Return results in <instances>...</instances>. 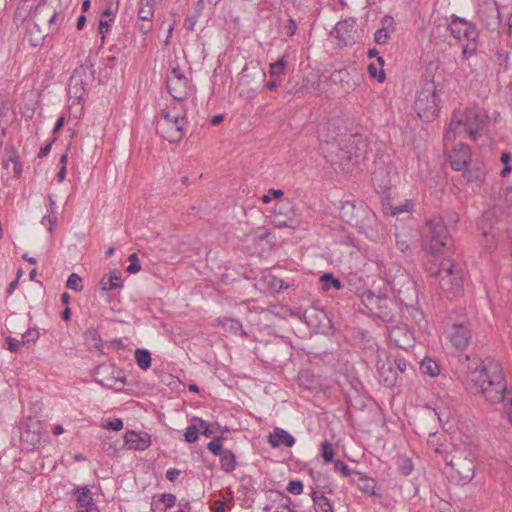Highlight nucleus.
Wrapping results in <instances>:
<instances>
[{
    "mask_svg": "<svg viewBox=\"0 0 512 512\" xmlns=\"http://www.w3.org/2000/svg\"><path fill=\"white\" fill-rule=\"evenodd\" d=\"M311 498L314 503L315 512H333L332 503L325 495L312 490Z\"/></svg>",
    "mask_w": 512,
    "mask_h": 512,
    "instance_id": "obj_27",
    "label": "nucleus"
},
{
    "mask_svg": "<svg viewBox=\"0 0 512 512\" xmlns=\"http://www.w3.org/2000/svg\"><path fill=\"white\" fill-rule=\"evenodd\" d=\"M320 281L322 283L323 290H329L331 287H334L337 290L342 288L340 280L335 278L332 273L322 275Z\"/></svg>",
    "mask_w": 512,
    "mask_h": 512,
    "instance_id": "obj_37",
    "label": "nucleus"
},
{
    "mask_svg": "<svg viewBox=\"0 0 512 512\" xmlns=\"http://www.w3.org/2000/svg\"><path fill=\"white\" fill-rule=\"evenodd\" d=\"M136 363L140 369L146 371L151 366V354L146 349H136L135 351Z\"/></svg>",
    "mask_w": 512,
    "mask_h": 512,
    "instance_id": "obj_33",
    "label": "nucleus"
},
{
    "mask_svg": "<svg viewBox=\"0 0 512 512\" xmlns=\"http://www.w3.org/2000/svg\"><path fill=\"white\" fill-rule=\"evenodd\" d=\"M322 457L326 463L332 462L334 457V450L328 441L322 443Z\"/></svg>",
    "mask_w": 512,
    "mask_h": 512,
    "instance_id": "obj_50",
    "label": "nucleus"
},
{
    "mask_svg": "<svg viewBox=\"0 0 512 512\" xmlns=\"http://www.w3.org/2000/svg\"><path fill=\"white\" fill-rule=\"evenodd\" d=\"M447 29L459 41L474 43L479 37L478 29L474 23L455 14L450 16Z\"/></svg>",
    "mask_w": 512,
    "mask_h": 512,
    "instance_id": "obj_13",
    "label": "nucleus"
},
{
    "mask_svg": "<svg viewBox=\"0 0 512 512\" xmlns=\"http://www.w3.org/2000/svg\"><path fill=\"white\" fill-rule=\"evenodd\" d=\"M268 442L274 448L279 447L281 443L286 447H292L295 443V439L287 431L281 428H275L274 433L269 435Z\"/></svg>",
    "mask_w": 512,
    "mask_h": 512,
    "instance_id": "obj_24",
    "label": "nucleus"
},
{
    "mask_svg": "<svg viewBox=\"0 0 512 512\" xmlns=\"http://www.w3.org/2000/svg\"><path fill=\"white\" fill-rule=\"evenodd\" d=\"M222 437L215 438L207 444L208 450L215 456H219L225 449L222 446Z\"/></svg>",
    "mask_w": 512,
    "mask_h": 512,
    "instance_id": "obj_46",
    "label": "nucleus"
},
{
    "mask_svg": "<svg viewBox=\"0 0 512 512\" xmlns=\"http://www.w3.org/2000/svg\"><path fill=\"white\" fill-rule=\"evenodd\" d=\"M287 491L299 495L303 492V483L300 480H292L288 483Z\"/></svg>",
    "mask_w": 512,
    "mask_h": 512,
    "instance_id": "obj_51",
    "label": "nucleus"
},
{
    "mask_svg": "<svg viewBox=\"0 0 512 512\" xmlns=\"http://www.w3.org/2000/svg\"><path fill=\"white\" fill-rule=\"evenodd\" d=\"M39 337V333L37 330L34 329H28L23 335H22V343L31 342L37 340Z\"/></svg>",
    "mask_w": 512,
    "mask_h": 512,
    "instance_id": "obj_55",
    "label": "nucleus"
},
{
    "mask_svg": "<svg viewBox=\"0 0 512 512\" xmlns=\"http://www.w3.org/2000/svg\"><path fill=\"white\" fill-rule=\"evenodd\" d=\"M414 109L420 119L432 120L440 110L434 81H426L417 92Z\"/></svg>",
    "mask_w": 512,
    "mask_h": 512,
    "instance_id": "obj_6",
    "label": "nucleus"
},
{
    "mask_svg": "<svg viewBox=\"0 0 512 512\" xmlns=\"http://www.w3.org/2000/svg\"><path fill=\"white\" fill-rule=\"evenodd\" d=\"M321 76L315 70L308 71L303 77L300 87H289V93L294 95L316 94L320 91Z\"/></svg>",
    "mask_w": 512,
    "mask_h": 512,
    "instance_id": "obj_17",
    "label": "nucleus"
},
{
    "mask_svg": "<svg viewBox=\"0 0 512 512\" xmlns=\"http://www.w3.org/2000/svg\"><path fill=\"white\" fill-rule=\"evenodd\" d=\"M84 338H85L87 344L91 348H95L96 350H101L102 340H101L100 335L96 329H94V328L87 329L84 333Z\"/></svg>",
    "mask_w": 512,
    "mask_h": 512,
    "instance_id": "obj_34",
    "label": "nucleus"
},
{
    "mask_svg": "<svg viewBox=\"0 0 512 512\" xmlns=\"http://www.w3.org/2000/svg\"><path fill=\"white\" fill-rule=\"evenodd\" d=\"M367 71L371 78L377 79L379 83H383L385 81V72L383 69H380L376 64L370 63L367 67Z\"/></svg>",
    "mask_w": 512,
    "mask_h": 512,
    "instance_id": "obj_42",
    "label": "nucleus"
},
{
    "mask_svg": "<svg viewBox=\"0 0 512 512\" xmlns=\"http://www.w3.org/2000/svg\"><path fill=\"white\" fill-rule=\"evenodd\" d=\"M447 465L448 477L457 484H467L475 475V456L468 449H457Z\"/></svg>",
    "mask_w": 512,
    "mask_h": 512,
    "instance_id": "obj_5",
    "label": "nucleus"
},
{
    "mask_svg": "<svg viewBox=\"0 0 512 512\" xmlns=\"http://www.w3.org/2000/svg\"><path fill=\"white\" fill-rule=\"evenodd\" d=\"M152 28V21H142V23L138 25L139 31L144 35L148 34L152 30Z\"/></svg>",
    "mask_w": 512,
    "mask_h": 512,
    "instance_id": "obj_61",
    "label": "nucleus"
},
{
    "mask_svg": "<svg viewBox=\"0 0 512 512\" xmlns=\"http://www.w3.org/2000/svg\"><path fill=\"white\" fill-rule=\"evenodd\" d=\"M108 30H109V21L101 18L100 22H99V33L102 35L103 38H104V34L106 32H108Z\"/></svg>",
    "mask_w": 512,
    "mask_h": 512,
    "instance_id": "obj_63",
    "label": "nucleus"
},
{
    "mask_svg": "<svg viewBox=\"0 0 512 512\" xmlns=\"http://www.w3.org/2000/svg\"><path fill=\"white\" fill-rule=\"evenodd\" d=\"M219 323L222 325V327L227 332H230V333H233V334L240 333L241 335H244V336L247 335L246 332L244 331L243 327H242L241 322L236 320V319L226 318V319H223V320H219Z\"/></svg>",
    "mask_w": 512,
    "mask_h": 512,
    "instance_id": "obj_32",
    "label": "nucleus"
},
{
    "mask_svg": "<svg viewBox=\"0 0 512 512\" xmlns=\"http://www.w3.org/2000/svg\"><path fill=\"white\" fill-rule=\"evenodd\" d=\"M179 475H180V471L175 468H170L166 472V478L171 482L175 481Z\"/></svg>",
    "mask_w": 512,
    "mask_h": 512,
    "instance_id": "obj_62",
    "label": "nucleus"
},
{
    "mask_svg": "<svg viewBox=\"0 0 512 512\" xmlns=\"http://www.w3.org/2000/svg\"><path fill=\"white\" fill-rule=\"evenodd\" d=\"M10 160H11V163L13 164L15 177H20L22 169H21L20 163H18V161H17V155L15 153L13 155H10Z\"/></svg>",
    "mask_w": 512,
    "mask_h": 512,
    "instance_id": "obj_59",
    "label": "nucleus"
},
{
    "mask_svg": "<svg viewBox=\"0 0 512 512\" xmlns=\"http://www.w3.org/2000/svg\"><path fill=\"white\" fill-rule=\"evenodd\" d=\"M372 181L380 189H386L390 183L388 173L382 167H379L372 172Z\"/></svg>",
    "mask_w": 512,
    "mask_h": 512,
    "instance_id": "obj_31",
    "label": "nucleus"
},
{
    "mask_svg": "<svg viewBox=\"0 0 512 512\" xmlns=\"http://www.w3.org/2000/svg\"><path fill=\"white\" fill-rule=\"evenodd\" d=\"M394 364L396 365L397 370L401 373L406 372L409 367L408 362L403 358H396L394 360Z\"/></svg>",
    "mask_w": 512,
    "mask_h": 512,
    "instance_id": "obj_60",
    "label": "nucleus"
},
{
    "mask_svg": "<svg viewBox=\"0 0 512 512\" xmlns=\"http://www.w3.org/2000/svg\"><path fill=\"white\" fill-rule=\"evenodd\" d=\"M334 468L336 471L341 472L343 474V476H349L351 474V469L342 460H336L334 462Z\"/></svg>",
    "mask_w": 512,
    "mask_h": 512,
    "instance_id": "obj_52",
    "label": "nucleus"
},
{
    "mask_svg": "<svg viewBox=\"0 0 512 512\" xmlns=\"http://www.w3.org/2000/svg\"><path fill=\"white\" fill-rule=\"evenodd\" d=\"M212 512H225L224 503L221 500H217L211 507Z\"/></svg>",
    "mask_w": 512,
    "mask_h": 512,
    "instance_id": "obj_64",
    "label": "nucleus"
},
{
    "mask_svg": "<svg viewBox=\"0 0 512 512\" xmlns=\"http://www.w3.org/2000/svg\"><path fill=\"white\" fill-rule=\"evenodd\" d=\"M320 135L323 138V142L325 143L326 139H329L331 142H339L338 137H341L345 134V127L342 126V122L339 119H331L327 121L320 130Z\"/></svg>",
    "mask_w": 512,
    "mask_h": 512,
    "instance_id": "obj_21",
    "label": "nucleus"
},
{
    "mask_svg": "<svg viewBox=\"0 0 512 512\" xmlns=\"http://www.w3.org/2000/svg\"><path fill=\"white\" fill-rule=\"evenodd\" d=\"M99 285L101 286V289L104 291L113 290V289L122 287L120 271L113 270L107 278L103 277L100 280Z\"/></svg>",
    "mask_w": 512,
    "mask_h": 512,
    "instance_id": "obj_28",
    "label": "nucleus"
},
{
    "mask_svg": "<svg viewBox=\"0 0 512 512\" xmlns=\"http://www.w3.org/2000/svg\"><path fill=\"white\" fill-rule=\"evenodd\" d=\"M363 305L370 311L377 310V305L384 303L390 304V301L385 295L375 294L372 290L366 289L360 294Z\"/></svg>",
    "mask_w": 512,
    "mask_h": 512,
    "instance_id": "obj_23",
    "label": "nucleus"
},
{
    "mask_svg": "<svg viewBox=\"0 0 512 512\" xmlns=\"http://www.w3.org/2000/svg\"><path fill=\"white\" fill-rule=\"evenodd\" d=\"M56 222H57V218L56 216H51V215H45L43 216L42 220H41V223L44 225V226H47L48 227V230L50 232H52V230L54 229V227L56 226Z\"/></svg>",
    "mask_w": 512,
    "mask_h": 512,
    "instance_id": "obj_56",
    "label": "nucleus"
},
{
    "mask_svg": "<svg viewBox=\"0 0 512 512\" xmlns=\"http://www.w3.org/2000/svg\"><path fill=\"white\" fill-rule=\"evenodd\" d=\"M389 339L395 346L404 350L412 347L414 342L413 334L406 325L393 326L389 330Z\"/></svg>",
    "mask_w": 512,
    "mask_h": 512,
    "instance_id": "obj_18",
    "label": "nucleus"
},
{
    "mask_svg": "<svg viewBox=\"0 0 512 512\" xmlns=\"http://www.w3.org/2000/svg\"><path fill=\"white\" fill-rule=\"evenodd\" d=\"M99 383L102 385V386H105L107 388H117V384L120 383V384H124V380L123 379H120V378H108L107 380H99Z\"/></svg>",
    "mask_w": 512,
    "mask_h": 512,
    "instance_id": "obj_57",
    "label": "nucleus"
},
{
    "mask_svg": "<svg viewBox=\"0 0 512 512\" xmlns=\"http://www.w3.org/2000/svg\"><path fill=\"white\" fill-rule=\"evenodd\" d=\"M6 342L8 344V350L11 351V352H17L18 349H19V346L22 343V339L21 340H18L14 337H11V336H8L6 337Z\"/></svg>",
    "mask_w": 512,
    "mask_h": 512,
    "instance_id": "obj_54",
    "label": "nucleus"
},
{
    "mask_svg": "<svg viewBox=\"0 0 512 512\" xmlns=\"http://www.w3.org/2000/svg\"><path fill=\"white\" fill-rule=\"evenodd\" d=\"M460 365V372L465 375V381L480 392L491 403H503L508 420L512 424V390L507 389L502 368L494 359L481 360L477 357L470 359L468 355Z\"/></svg>",
    "mask_w": 512,
    "mask_h": 512,
    "instance_id": "obj_1",
    "label": "nucleus"
},
{
    "mask_svg": "<svg viewBox=\"0 0 512 512\" xmlns=\"http://www.w3.org/2000/svg\"><path fill=\"white\" fill-rule=\"evenodd\" d=\"M378 374L380 381L388 387H392L397 380V371L393 368L391 363H383L378 365Z\"/></svg>",
    "mask_w": 512,
    "mask_h": 512,
    "instance_id": "obj_26",
    "label": "nucleus"
},
{
    "mask_svg": "<svg viewBox=\"0 0 512 512\" xmlns=\"http://www.w3.org/2000/svg\"><path fill=\"white\" fill-rule=\"evenodd\" d=\"M480 244L487 250L490 251L495 246V237L494 234L488 230H482V237L480 239Z\"/></svg>",
    "mask_w": 512,
    "mask_h": 512,
    "instance_id": "obj_41",
    "label": "nucleus"
},
{
    "mask_svg": "<svg viewBox=\"0 0 512 512\" xmlns=\"http://www.w3.org/2000/svg\"><path fill=\"white\" fill-rule=\"evenodd\" d=\"M414 207L411 200H405L403 203L390 207V215L398 216L404 213H410Z\"/></svg>",
    "mask_w": 512,
    "mask_h": 512,
    "instance_id": "obj_38",
    "label": "nucleus"
},
{
    "mask_svg": "<svg viewBox=\"0 0 512 512\" xmlns=\"http://www.w3.org/2000/svg\"><path fill=\"white\" fill-rule=\"evenodd\" d=\"M199 426L198 423L194 422L186 428L184 437L188 443H194L198 439Z\"/></svg>",
    "mask_w": 512,
    "mask_h": 512,
    "instance_id": "obj_43",
    "label": "nucleus"
},
{
    "mask_svg": "<svg viewBox=\"0 0 512 512\" xmlns=\"http://www.w3.org/2000/svg\"><path fill=\"white\" fill-rule=\"evenodd\" d=\"M128 260L130 265L127 267L126 271L130 274H135L141 270V265L139 263V258L136 253H132L129 255Z\"/></svg>",
    "mask_w": 512,
    "mask_h": 512,
    "instance_id": "obj_47",
    "label": "nucleus"
},
{
    "mask_svg": "<svg viewBox=\"0 0 512 512\" xmlns=\"http://www.w3.org/2000/svg\"><path fill=\"white\" fill-rule=\"evenodd\" d=\"M399 470L401 472L402 475L404 476H408L411 474L414 466H413V463H412V460L408 457H401L399 459Z\"/></svg>",
    "mask_w": 512,
    "mask_h": 512,
    "instance_id": "obj_45",
    "label": "nucleus"
},
{
    "mask_svg": "<svg viewBox=\"0 0 512 512\" xmlns=\"http://www.w3.org/2000/svg\"><path fill=\"white\" fill-rule=\"evenodd\" d=\"M155 0H139L138 19L152 21L154 17Z\"/></svg>",
    "mask_w": 512,
    "mask_h": 512,
    "instance_id": "obj_29",
    "label": "nucleus"
},
{
    "mask_svg": "<svg viewBox=\"0 0 512 512\" xmlns=\"http://www.w3.org/2000/svg\"><path fill=\"white\" fill-rule=\"evenodd\" d=\"M104 428L113 431H119L123 428V421L119 418L113 419L104 426Z\"/></svg>",
    "mask_w": 512,
    "mask_h": 512,
    "instance_id": "obj_58",
    "label": "nucleus"
},
{
    "mask_svg": "<svg viewBox=\"0 0 512 512\" xmlns=\"http://www.w3.org/2000/svg\"><path fill=\"white\" fill-rule=\"evenodd\" d=\"M167 89L175 100L182 102L192 92L193 86L185 73L174 67L167 76Z\"/></svg>",
    "mask_w": 512,
    "mask_h": 512,
    "instance_id": "obj_12",
    "label": "nucleus"
},
{
    "mask_svg": "<svg viewBox=\"0 0 512 512\" xmlns=\"http://www.w3.org/2000/svg\"><path fill=\"white\" fill-rule=\"evenodd\" d=\"M125 445L128 449L145 450L151 445L150 435L146 432L127 431L124 436Z\"/></svg>",
    "mask_w": 512,
    "mask_h": 512,
    "instance_id": "obj_20",
    "label": "nucleus"
},
{
    "mask_svg": "<svg viewBox=\"0 0 512 512\" xmlns=\"http://www.w3.org/2000/svg\"><path fill=\"white\" fill-rule=\"evenodd\" d=\"M435 277L439 279L440 288L446 293L447 297L453 298L462 292L461 271L453 260L445 259L442 261Z\"/></svg>",
    "mask_w": 512,
    "mask_h": 512,
    "instance_id": "obj_7",
    "label": "nucleus"
},
{
    "mask_svg": "<svg viewBox=\"0 0 512 512\" xmlns=\"http://www.w3.org/2000/svg\"><path fill=\"white\" fill-rule=\"evenodd\" d=\"M298 208L293 200L285 198L278 202L273 210V223L278 228L297 226Z\"/></svg>",
    "mask_w": 512,
    "mask_h": 512,
    "instance_id": "obj_14",
    "label": "nucleus"
},
{
    "mask_svg": "<svg viewBox=\"0 0 512 512\" xmlns=\"http://www.w3.org/2000/svg\"><path fill=\"white\" fill-rule=\"evenodd\" d=\"M420 369L424 374H427L431 377H435L439 374V365L438 363L430 358H425L420 363Z\"/></svg>",
    "mask_w": 512,
    "mask_h": 512,
    "instance_id": "obj_35",
    "label": "nucleus"
},
{
    "mask_svg": "<svg viewBox=\"0 0 512 512\" xmlns=\"http://www.w3.org/2000/svg\"><path fill=\"white\" fill-rule=\"evenodd\" d=\"M220 457V464L222 470L227 473H230L236 468V457L234 453L230 450H224Z\"/></svg>",
    "mask_w": 512,
    "mask_h": 512,
    "instance_id": "obj_30",
    "label": "nucleus"
},
{
    "mask_svg": "<svg viewBox=\"0 0 512 512\" xmlns=\"http://www.w3.org/2000/svg\"><path fill=\"white\" fill-rule=\"evenodd\" d=\"M341 218L359 229L367 238L377 242L384 234V227L380 224L373 211L362 201H345L340 208Z\"/></svg>",
    "mask_w": 512,
    "mask_h": 512,
    "instance_id": "obj_2",
    "label": "nucleus"
},
{
    "mask_svg": "<svg viewBox=\"0 0 512 512\" xmlns=\"http://www.w3.org/2000/svg\"><path fill=\"white\" fill-rule=\"evenodd\" d=\"M76 494L80 512H92L93 509H96L93 498L91 497V492L86 486L77 488Z\"/></svg>",
    "mask_w": 512,
    "mask_h": 512,
    "instance_id": "obj_25",
    "label": "nucleus"
},
{
    "mask_svg": "<svg viewBox=\"0 0 512 512\" xmlns=\"http://www.w3.org/2000/svg\"><path fill=\"white\" fill-rule=\"evenodd\" d=\"M424 234L429 241V248L432 254H439L444 249L452 246V239L447 226L439 216H433L426 221Z\"/></svg>",
    "mask_w": 512,
    "mask_h": 512,
    "instance_id": "obj_9",
    "label": "nucleus"
},
{
    "mask_svg": "<svg viewBox=\"0 0 512 512\" xmlns=\"http://www.w3.org/2000/svg\"><path fill=\"white\" fill-rule=\"evenodd\" d=\"M176 496L171 493L162 494L158 499V503H162L164 508L162 510H166L168 508L173 507L176 504Z\"/></svg>",
    "mask_w": 512,
    "mask_h": 512,
    "instance_id": "obj_49",
    "label": "nucleus"
},
{
    "mask_svg": "<svg viewBox=\"0 0 512 512\" xmlns=\"http://www.w3.org/2000/svg\"><path fill=\"white\" fill-rule=\"evenodd\" d=\"M388 33L385 28L378 29L374 34V40L376 43L382 45L387 42Z\"/></svg>",
    "mask_w": 512,
    "mask_h": 512,
    "instance_id": "obj_53",
    "label": "nucleus"
},
{
    "mask_svg": "<svg viewBox=\"0 0 512 512\" xmlns=\"http://www.w3.org/2000/svg\"><path fill=\"white\" fill-rule=\"evenodd\" d=\"M322 150L328 162L333 166H338L347 171H349L351 167L356 166V164H353L352 155L345 147V142H342V139L337 143L326 139L325 145H322Z\"/></svg>",
    "mask_w": 512,
    "mask_h": 512,
    "instance_id": "obj_11",
    "label": "nucleus"
},
{
    "mask_svg": "<svg viewBox=\"0 0 512 512\" xmlns=\"http://www.w3.org/2000/svg\"><path fill=\"white\" fill-rule=\"evenodd\" d=\"M81 283H82L81 277L76 273H72L66 281V286H67V288H69L71 290L81 291L83 288Z\"/></svg>",
    "mask_w": 512,
    "mask_h": 512,
    "instance_id": "obj_44",
    "label": "nucleus"
},
{
    "mask_svg": "<svg viewBox=\"0 0 512 512\" xmlns=\"http://www.w3.org/2000/svg\"><path fill=\"white\" fill-rule=\"evenodd\" d=\"M388 305L389 304H384V303L378 304L377 305V310L372 311L371 313L377 315L383 321H391L392 318H393V313L388 308Z\"/></svg>",
    "mask_w": 512,
    "mask_h": 512,
    "instance_id": "obj_40",
    "label": "nucleus"
},
{
    "mask_svg": "<svg viewBox=\"0 0 512 512\" xmlns=\"http://www.w3.org/2000/svg\"><path fill=\"white\" fill-rule=\"evenodd\" d=\"M450 165L456 171L464 170L470 159V148L467 144L459 142L456 144L449 156Z\"/></svg>",
    "mask_w": 512,
    "mask_h": 512,
    "instance_id": "obj_19",
    "label": "nucleus"
},
{
    "mask_svg": "<svg viewBox=\"0 0 512 512\" xmlns=\"http://www.w3.org/2000/svg\"><path fill=\"white\" fill-rule=\"evenodd\" d=\"M446 338L457 350H464L471 339V324L465 315L450 314L445 328Z\"/></svg>",
    "mask_w": 512,
    "mask_h": 512,
    "instance_id": "obj_10",
    "label": "nucleus"
},
{
    "mask_svg": "<svg viewBox=\"0 0 512 512\" xmlns=\"http://www.w3.org/2000/svg\"><path fill=\"white\" fill-rule=\"evenodd\" d=\"M488 117L485 111L478 107L468 108L464 111H455L452 115L445 141L454 139L462 134L476 140L487 124Z\"/></svg>",
    "mask_w": 512,
    "mask_h": 512,
    "instance_id": "obj_3",
    "label": "nucleus"
},
{
    "mask_svg": "<svg viewBox=\"0 0 512 512\" xmlns=\"http://www.w3.org/2000/svg\"><path fill=\"white\" fill-rule=\"evenodd\" d=\"M387 281L398 300L407 308L415 309L418 303L415 281L401 269H398L396 275Z\"/></svg>",
    "mask_w": 512,
    "mask_h": 512,
    "instance_id": "obj_8",
    "label": "nucleus"
},
{
    "mask_svg": "<svg viewBox=\"0 0 512 512\" xmlns=\"http://www.w3.org/2000/svg\"><path fill=\"white\" fill-rule=\"evenodd\" d=\"M29 1L21 0V6L18 8L20 14L22 10L28 11L36 25L53 24L56 22L58 14L46 0H41L34 9L32 7H25Z\"/></svg>",
    "mask_w": 512,
    "mask_h": 512,
    "instance_id": "obj_15",
    "label": "nucleus"
},
{
    "mask_svg": "<svg viewBox=\"0 0 512 512\" xmlns=\"http://www.w3.org/2000/svg\"><path fill=\"white\" fill-rule=\"evenodd\" d=\"M287 62L284 57L278 59L276 62L270 64V76L278 78L285 73Z\"/></svg>",
    "mask_w": 512,
    "mask_h": 512,
    "instance_id": "obj_39",
    "label": "nucleus"
},
{
    "mask_svg": "<svg viewBox=\"0 0 512 512\" xmlns=\"http://www.w3.org/2000/svg\"><path fill=\"white\" fill-rule=\"evenodd\" d=\"M353 30L354 21L346 19L339 21L336 24L334 28V33L336 34V37L343 42L344 45H348L354 43L355 41L353 36Z\"/></svg>",
    "mask_w": 512,
    "mask_h": 512,
    "instance_id": "obj_22",
    "label": "nucleus"
},
{
    "mask_svg": "<svg viewBox=\"0 0 512 512\" xmlns=\"http://www.w3.org/2000/svg\"><path fill=\"white\" fill-rule=\"evenodd\" d=\"M193 422L198 423L199 429H202V433L206 437H211L214 434V430L212 428V424L208 423L205 420H202L200 418H193Z\"/></svg>",
    "mask_w": 512,
    "mask_h": 512,
    "instance_id": "obj_48",
    "label": "nucleus"
},
{
    "mask_svg": "<svg viewBox=\"0 0 512 512\" xmlns=\"http://www.w3.org/2000/svg\"><path fill=\"white\" fill-rule=\"evenodd\" d=\"M186 109L183 105H172L162 110L156 123L157 133L171 143L179 142L184 136Z\"/></svg>",
    "mask_w": 512,
    "mask_h": 512,
    "instance_id": "obj_4",
    "label": "nucleus"
},
{
    "mask_svg": "<svg viewBox=\"0 0 512 512\" xmlns=\"http://www.w3.org/2000/svg\"><path fill=\"white\" fill-rule=\"evenodd\" d=\"M396 246L402 253L410 252L411 236L408 232L396 233Z\"/></svg>",
    "mask_w": 512,
    "mask_h": 512,
    "instance_id": "obj_36",
    "label": "nucleus"
},
{
    "mask_svg": "<svg viewBox=\"0 0 512 512\" xmlns=\"http://www.w3.org/2000/svg\"><path fill=\"white\" fill-rule=\"evenodd\" d=\"M342 142H345V147L352 155L353 164L357 166L365 160L368 144L362 136L350 134L345 139H342Z\"/></svg>",
    "mask_w": 512,
    "mask_h": 512,
    "instance_id": "obj_16",
    "label": "nucleus"
}]
</instances>
